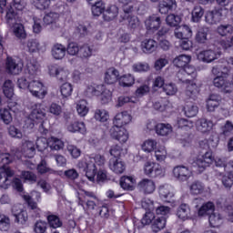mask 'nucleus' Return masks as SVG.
Returning a JSON list of instances; mask_svg holds the SVG:
<instances>
[{"label":"nucleus","mask_w":233,"mask_h":233,"mask_svg":"<svg viewBox=\"0 0 233 233\" xmlns=\"http://www.w3.org/2000/svg\"><path fill=\"white\" fill-rule=\"evenodd\" d=\"M166 22L168 26L177 28V26H179V23H181V16L174 14L168 15L166 18Z\"/></svg>","instance_id":"obj_56"},{"label":"nucleus","mask_w":233,"mask_h":233,"mask_svg":"<svg viewBox=\"0 0 233 233\" xmlns=\"http://www.w3.org/2000/svg\"><path fill=\"white\" fill-rule=\"evenodd\" d=\"M54 59L60 61L66 56V47L63 44H55L51 49Z\"/></svg>","instance_id":"obj_31"},{"label":"nucleus","mask_w":233,"mask_h":233,"mask_svg":"<svg viewBox=\"0 0 233 233\" xmlns=\"http://www.w3.org/2000/svg\"><path fill=\"white\" fill-rule=\"evenodd\" d=\"M134 185H136V177L123 176L120 177V187L123 190H134Z\"/></svg>","instance_id":"obj_37"},{"label":"nucleus","mask_w":233,"mask_h":233,"mask_svg":"<svg viewBox=\"0 0 233 233\" xmlns=\"http://www.w3.org/2000/svg\"><path fill=\"white\" fill-rule=\"evenodd\" d=\"M173 176L177 181H188L192 177V169L184 165H178L173 168Z\"/></svg>","instance_id":"obj_13"},{"label":"nucleus","mask_w":233,"mask_h":233,"mask_svg":"<svg viewBox=\"0 0 233 233\" xmlns=\"http://www.w3.org/2000/svg\"><path fill=\"white\" fill-rule=\"evenodd\" d=\"M92 47L88 46V44H84L80 46V49L78 51V56L81 59H88V57H92Z\"/></svg>","instance_id":"obj_51"},{"label":"nucleus","mask_w":233,"mask_h":233,"mask_svg":"<svg viewBox=\"0 0 233 233\" xmlns=\"http://www.w3.org/2000/svg\"><path fill=\"white\" fill-rule=\"evenodd\" d=\"M190 192L194 196H198L199 194H203L205 192V184H203L201 181H195L190 186Z\"/></svg>","instance_id":"obj_52"},{"label":"nucleus","mask_w":233,"mask_h":233,"mask_svg":"<svg viewBox=\"0 0 233 233\" xmlns=\"http://www.w3.org/2000/svg\"><path fill=\"white\" fill-rule=\"evenodd\" d=\"M156 134H157V136H162V137L169 136V134H172V125L158 123L157 125Z\"/></svg>","instance_id":"obj_43"},{"label":"nucleus","mask_w":233,"mask_h":233,"mask_svg":"<svg viewBox=\"0 0 233 233\" xmlns=\"http://www.w3.org/2000/svg\"><path fill=\"white\" fill-rule=\"evenodd\" d=\"M206 103L208 112H216V109L221 105V96L219 95L211 94Z\"/></svg>","instance_id":"obj_25"},{"label":"nucleus","mask_w":233,"mask_h":233,"mask_svg":"<svg viewBox=\"0 0 233 233\" xmlns=\"http://www.w3.org/2000/svg\"><path fill=\"white\" fill-rule=\"evenodd\" d=\"M146 30L148 34L157 32L161 27V16L152 15L145 20Z\"/></svg>","instance_id":"obj_17"},{"label":"nucleus","mask_w":233,"mask_h":233,"mask_svg":"<svg viewBox=\"0 0 233 233\" xmlns=\"http://www.w3.org/2000/svg\"><path fill=\"white\" fill-rule=\"evenodd\" d=\"M154 213L150 211H147L145 215L143 216L142 219L139 218H133V225L134 228H137V230H142V228H145L147 225H150L152 223V219H154Z\"/></svg>","instance_id":"obj_18"},{"label":"nucleus","mask_w":233,"mask_h":233,"mask_svg":"<svg viewBox=\"0 0 233 233\" xmlns=\"http://www.w3.org/2000/svg\"><path fill=\"white\" fill-rule=\"evenodd\" d=\"M12 215L15 218V223L18 225H26L28 221V212L21 208V205L15 204L11 208Z\"/></svg>","instance_id":"obj_14"},{"label":"nucleus","mask_w":233,"mask_h":233,"mask_svg":"<svg viewBox=\"0 0 233 233\" xmlns=\"http://www.w3.org/2000/svg\"><path fill=\"white\" fill-rule=\"evenodd\" d=\"M130 14L132 13H129V14L125 13L123 19L124 21H127L129 28H132L133 30H135V28L139 26V18Z\"/></svg>","instance_id":"obj_49"},{"label":"nucleus","mask_w":233,"mask_h":233,"mask_svg":"<svg viewBox=\"0 0 233 233\" xmlns=\"http://www.w3.org/2000/svg\"><path fill=\"white\" fill-rule=\"evenodd\" d=\"M227 76H228L227 73H222L221 76H216L213 80L214 86L217 88H223L225 92H227V88H228V83L227 81Z\"/></svg>","instance_id":"obj_39"},{"label":"nucleus","mask_w":233,"mask_h":233,"mask_svg":"<svg viewBox=\"0 0 233 233\" xmlns=\"http://www.w3.org/2000/svg\"><path fill=\"white\" fill-rule=\"evenodd\" d=\"M144 174L152 179L165 177V170L163 167L156 162H146L144 166Z\"/></svg>","instance_id":"obj_8"},{"label":"nucleus","mask_w":233,"mask_h":233,"mask_svg":"<svg viewBox=\"0 0 233 233\" xmlns=\"http://www.w3.org/2000/svg\"><path fill=\"white\" fill-rule=\"evenodd\" d=\"M205 15V9L201 5H195L191 12V21L193 23H199Z\"/></svg>","instance_id":"obj_42"},{"label":"nucleus","mask_w":233,"mask_h":233,"mask_svg":"<svg viewBox=\"0 0 233 233\" xmlns=\"http://www.w3.org/2000/svg\"><path fill=\"white\" fill-rule=\"evenodd\" d=\"M26 69L29 76H37L39 63L36 60H29L26 64Z\"/></svg>","instance_id":"obj_58"},{"label":"nucleus","mask_w":233,"mask_h":233,"mask_svg":"<svg viewBox=\"0 0 233 233\" xmlns=\"http://www.w3.org/2000/svg\"><path fill=\"white\" fill-rule=\"evenodd\" d=\"M192 61V56L188 55H180L174 58L173 65L177 66V68H185V66H188V64Z\"/></svg>","instance_id":"obj_38"},{"label":"nucleus","mask_w":233,"mask_h":233,"mask_svg":"<svg viewBox=\"0 0 233 233\" xmlns=\"http://www.w3.org/2000/svg\"><path fill=\"white\" fill-rule=\"evenodd\" d=\"M15 10H18V12L25 10V0H13V6L9 5L5 10L4 9L5 23L9 26H14L17 23V12Z\"/></svg>","instance_id":"obj_6"},{"label":"nucleus","mask_w":233,"mask_h":233,"mask_svg":"<svg viewBox=\"0 0 233 233\" xmlns=\"http://www.w3.org/2000/svg\"><path fill=\"white\" fill-rule=\"evenodd\" d=\"M13 161L14 156L12 154L1 153L0 151V187L5 188V190L12 185V179H10V177H14V172L10 167H6V165H10Z\"/></svg>","instance_id":"obj_3"},{"label":"nucleus","mask_w":233,"mask_h":233,"mask_svg":"<svg viewBox=\"0 0 233 233\" xmlns=\"http://www.w3.org/2000/svg\"><path fill=\"white\" fill-rule=\"evenodd\" d=\"M176 216L178 219H181V221L192 219V210L190 209V206L185 203L180 204L177 208Z\"/></svg>","instance_id":"obj_19"},{"label":"nucleus","mask_w":233,"mask_h":233,"mask_svg":"<svg viewBox=\"0 0 233 233\" xmlns=\"http://www.w3.org/2000/svg\"><path fill=\"white\" fill-rule=\"evenodd\" d=\"M167 227V218L165 217H156L151 221V229L153 232L157 233L160 230H163Z\"/></svg>","instance_id":"obj_30"},{"label":"nucleus","mask_w":233,"mask_h":233,"mask_svg":"<svg viewBox=\"0 0 233 233\" xmlns=\"http://www.w3.org/2000/svg\"><path fill=\"white\" fill-rule=\"evenodd\" d=\"M158 194L160 198L166 201V203H170V200L174 198V193L170 191V186L168 184L159 186Z\"/></svg>","instance_id":"obj_33"},{"label":"nucleus","mask_w":233,"mask_h":233,"mask_svg":"<svg viewBox=\"0 0 233 233\" xmlns=\"http://www.w3.org/2000/svg\"><path fill=\"white\" fill-rule=\"evenodd\" d=\"M91 5L92 14L95 17H99L101 14L105 13V3L103 0H86Z\"/></svg>","instance_id":"obj_26"},{"label":"nucleus","mask_w":233,"mask_h":233,"mask_svg":"<svg viewBox=\"0 0 233 233\" xmlns=\"http://www.w3.org/2000/svg\"><path fill=\"white\" fill-rule=\"evenodd\" d=\"M60 92L63 98L70 97L74 92V87H72V84L66 82L60 86Z\"/></svg>","instance_id":"obj_59"},{"label":"nucleus","mask_w":233,"mask_h":233,"mask_svg":"<svg viewBox=\"0 0 233 233\" xmlns=\"http://www.w3.org/2000/svg\"><path fill=\"white\" fill-rule=\"evenodd\" d=\"M233 124L231 121H226L225 125L221 127V132L219 133V137L222 139H227V137L232 136Z\"/></svg>","instance_id":"obj_44"},{"label":"nucleus","mask_w":233,"mask_h":233,"mask_svg":"<svg viewBox=\"0 0 233 233\" xmlns=\"http://www.w3.org/2000/svg\"><path fill=\"white\" fill-rule=\"evenodd\" d=\"M3 92L7 99L14 97V83L12 80H5L3 86Z\"/></svg>","instance_id":"obj_50"},{"label":"nucleus","mask_w":233,"mask_h":233,"mask_svg":"<svg viewBox=\"0 0 233 233\" xmlns=\"http://www.w3.org/2000/svg\"><path fill=\"white\" fill-rule=\"evenodd\" d=\"M58 19H59V14L50 12L44 16L43 21L45 25H53V23H56Z\"/></svg>","instance_id":"obj_63"},{"label":"nucleus","mask_w":233,"mask_h":233,"mask_svg":"<svg viewBox=\"0 0 233 233\" xmlns=\"http://www.w3.org/2000/svg\"><path fill=\"white\" fill-rule=\"evenodd\" d=\"M5 70L7 74L18 76V74H21L23 66H19L12 56H7L5 61Z\"/></svg>","instance_id":"obj_20"},{"label":"nucleus","mask_w":233,"mask_h":233,"mask_svg":"<svg viewBox=\"0 0 233 233\" xmlns=\"http://www.w3.org/2000/svg\"><path fill=\"white\" fill-rule=\"evenodd\" d=\"M106 162V158H105V156L100 154H96L89 158V160L86 163L85 167L86 177L89 181H96V174H97V168L105 167Z\"/></svg>","instance_id":"obj_4"},{"label":"nucleus","mask_w":233,"mask_h":233,"mask_svg":"<svg viewBox=\"0 0 233 233\" xmlns=\"http://www.w3.org/2000/svg\"><path fill=\"white\" fill-rule=\"evenodd\" d=\"M109 168L115 174H123L127 170V165L121 158H110Z\"/></svg>","instance_id":"obj_23"},{"label":"nucleus","mask_w":233,"mask_h":233,"mask_svg":"<svg viewBox=\"0 0 233 233\" xmlns=\"http://www.w3.org/2000/svg\"><path fill=\"white\" fill-rule=\"evenodd\" d=\"M176 8H177V3H176V0H162L158 5L159 13L164 15L173 12Z\"/></svg>","instance_id":"obj_24"},{"label":"nucleus","mask_w":233,"mask_h":233,"mask_svg":"<svg viewBox=\"0 0 233 233\" xmlns=\"http://www.w3.org/2000/svg\"><path fill=\"white\" fill-rule=\"evenodd\" d=\"M110 115L108 114V111L105 109H96L95 112V119L100 121V123H106Z\"/></svg>","instance_id":"obj_55"},{"label":"nucleus","mask_w":233,"mask_h":233,"mask_svg":"<svg viewBox=\"0 0 233 233\" xmlns=\"http://www.w3.org/2000/svg\"><path fill=\"white\" fill-rule=\"evenodd\" d=\"M183 111L186 117H196L199 112V107L194 104H186Z\"/></svg>","instance_id":"obj_45"},{"label":"nucleus","mask_w":233,"mask_h":233,"mask_svg":"<svg viewBox=\"0 0 233 233\" xmlns=\"http://www.w3.org/2000/svg\"><path fill=\"white\" fill-rule=\"evenodd\" d=\"M49 75L52 77H56L57 81L60 83H65V81L68 80V76H70V71L66 69L65 66L51 65L48 67Z\"/></svg>","instance_id":"obj_10"},{"label":"nucleus","mask_w":233,"mask_h":233,"mask_svg":"<svg viewBox=\"0 0 233 233\" xmlns=\"http://www.w3.org/2000/svg\"><path fill=\"white\" fill-rule=\"evenodd\" d=\"M141 148L144 152H154L157 148V141L156 139H147L145 140L141 146Z\"/></svg>","instance_id":"obj_47"},{"label":"nucleus","mask_w":233,"mask_h":233,"mask_svg":"<svg viewBox=\"0 0 233 233\" xmlns=\"http://www.w3.org/2000/svg\"><path fill=\"white\" fill-rule=\"evenodd\" d=\"M132 121V115L128 111L117 113L113 119V127L110 128V136L113 139L119 141V143H127L128 141V131L124 128Z\"/></svg>","instance_id":"obj_1"},{"label":"nucleus","mask_w":233,"mask_h":233,"mask_svg":"<svg viewBox=\"0 0 233 233\" xmlns=\"http://www.w3.org/2000/svg\"><path fill=\"white\" fill-rule=\"evenodd\" d=\"M28 90L32 94V96L36 97L37 99H45V97H46V94H48L45 84L35 80L29 83Z\"/></svg>","instance_id":"obj_11"},{"label":"nucleus","mask_w":233,"mask_h":233,"mask_svg":"<svg viewBox=\"0 0 233 233\" xmlns=\"http://www.w3.org/2000/svg\"><path fill=\"white\" fill-rule=\"evenodd\" d=\"M217 32L222 37L228 35V34H233V25H220L217 28Z\"/></svg>","instance_id":"obj_61"},{"label":"nucleus","mask_w":233,"mask_h":233,"mask_svg":"<svg viewBox=\"0 0 233 233\" xmlns=\"http://www.w3.org/2000/svg\"><path fill=\"white\" fill-rule=\"evenodd\" d=\"M48 228V223L45 220H38L34 225L35 233H46Z\"/></svg>","instance_id":"obj_62"},{"label":"nucleus","mask_w":233,"mask_h":233,"mask_svg":"<svg viewBox=\"0 0 233 233\" xmlns=\"http://www.w3.org/2000/svg\"><path fill=\"white\" fill-rule=\"evenodd\" d=\"M20 178L24 179V181H28V183H36L37 182V175H35L32 171L23 170L20 173Z\"/></svg>","instance_id":"obj_53"},{"label":"nucleus","mask_w":233,"mask_h":233,"mask_svg":"<svg viewBox=\"0 0 233 233\" xmlns=\"http://www.w3.org/2000/svg\"><path fill=\"white\" fill-rule=\"evenodd\" d=\"M176 127L181 128L182 130H190L194 127V122L187 118H178Z\"/></svg>","instance_id":"obj_57"},{"label":"nucleus","mask_w":233,"mask_h":233,"mask_svg":"<svg viewBox=\"0 0 233 233\" xmlns=\"http://www.w3.org/2000/svg\"><path fill=\"white\" fill-rule=\"evenodd\" d=\"M104 81L106 85H114L116 81H119V71L114 67L109 68L105 73Z\"/></svg>","instance_id":"obj_36"},{"label":"nucleus","mask_w":233,"mask_h":233,"mask_svg":"<svg viewBox=\"0 0 233 233\" xmlns=\"http://www.w3.org/2000/svg\"><path fill=\"white\" fill-rule=\"evenodd\" d=\"M169 30L168 27L162 26L154 35V39L158 42V46L165 51L170 50V42L167 40V34H168Z\"/></svg>","instance_id":"obj_15"},{"label":"nucleus","mask_w":233,"mask_h":233,"mask_svg":"<svg viewBox=\"0 0 233 233\" xmlns=\"http://www.w3.org/2000/svg\"><path fill=\"white\" fill-rule=\"evenodd\" d=\"M137 188L145 196L154 194L156 192V182L150 178H142L137 183Z\"/></svg>","instance_id":"obj_16"},{"label":"nucleus","mask_w":233,"mask_h":233,"mask_svg":"<svg viewBox=\"0 0 233 233\" xmlns=\"http://www.w3.org/2000/svg\"><path fill=\"white\" fill-rule=\"evenodd\" d=\"M205 19L208 25H217L221 21V14L218 10L208 11Z\"/></svg>","instance_id":"obj_40"},{"label":"nucleus","mask_w":233,"mask_h":233,"mask_svg":"<svg viewBox=\"0 0 233 233\" xmlns=\"http://www.w3.org/2000/svg\"><path fill=\"white\" fill-rule=\"evenodd\" d=\"M35 145L38 152H43L44 150L48 148L50 144H48V138L39 137L36 139Z\"/></svg>","instance_id":"obj_64"},{"label":"nucleus","mask_w":233,"mask_h":233,"mask_svg":"<svg viewBox=\"0 0 233 233\" xmlns=\"http://www.w3.org/2000/svg\"><path fill=\"white\" fill-rule=\"evenodd\" d=\"M197 128L202 134H207V132H210L214 128V122L207 118H199L197 121Z\"/></svg>","instance_id":"obj_32"},{"label":"nucleus","mask_w":233,"mask_h":233,"mask_svg":"<svg viewBox=\"0 0 233 233\" xmlns=\"http://www.w3.org/2000/svg\"><path fill=\"white\" fill-rule=\"evenodd\" d=\"M12 108L10 107H5L0 109V118L5 125H10L13 121L12 117Z\"/></svg>","instance_id":"obj_48"},{"label":"nucleus","mask_w":233,"mask_h":233,"mask_svg":"<svg viewBox=\"0 0 233 233\" xmlns=\"http://www.w3.org/2000/svg\"><path fill=\"white\" fill-rule=\"evenodd\" d=\"M177 77L178 81L181 83H186L187 86L186 87V96L189 97V99H198V96H199V87L196 83H192V79H196L198 77V72L196 71V67L192 66H187L179 69L177 73Z\"/></svg>","instance_id":"obj_2"},{"label":"nucleus","mask_w":233,"mask_h":233,"mask_svg":"<svg viewBox=\"0 0 233 233\" xmlns=\"http://www.w3.org/2000/svg\"><path fill=\"white\" fill-rule=\"evenodd\" d=\"M67 131L71 134H86V125L85 122L74 120L67 125Z\"/></svg>","instance_id":"obj_21"},{"label":"nucleus","mask_w":233,"mask_h":233,"mask_svg":"<svg viewBox=\"0 0 233 233\" xmlns=\"http://www.w3.org/2000/svg\"><path fill=\"white\" fill-rule=\"evenodd\" d=\"M48 145L51 150H63L65 147V143L63 142V140L56 137H51L48 138Z\"/></svg>","instance_id":"obj_46"},{"label":"nucleus","mask_w":233,"mask_h":233,"mask_svg":"<svg viewBox=\"0 0 233 233\" xmlns=\"http://www.w3.org/2000/svg\"><path fill=\"white\" fill-rule=\"evenodd\" d=\"M87 105H88V103L85 99L80 100L77 103L76 112H77L78 116H80L81 117H85V116H86V114H88L89 109H88Z\"/></svg>","instance_id":"obj_54"},{"label":"nucleus","mask_w":233,"mask_h":233,"mask_svg":"<svg viewBox=\"0 0 233 233\" xmlns=\"http://www.w3.org/2000/svg\"><path fill=\"white\" fill-rule=\"evenodd\" d=\"M118 14L119 7L116 5H110L106 9H104L103 19L107 22L114 21V18L117 17Z\"/></svg>","instance_id":"obj_28"},{"label":"nucleus","mask_w":233,"mask_h":233,"mask_svg":"<svg viewBox=\"0 0 233 233\" xmlns=\"http://www.w3.org/2000/svg\"><path fill=\"white\" fill-rule=\"evenodd\" d=\"M221 56V47H218L215 45L213 46V49H207L204 51H201L198 57L200 59V61H203L204 63H212V61H215V59H218Z\"/></svg>","instance_id":"obj_12"},{"label":"nucleus","mask_w":233,"mask_h":233,"mask_svg":"<svg viewBox=\"0 0 233 233\" xmlns=\"http://www.w3.org/2000/svg\"><path fill=\"white\" fill-rule=\"evenodd\" d=\"M46 221L48 227L51 228L56 229L63 227V220H61V218H59L58 215L53 214L52 212H47Z\"/></svg>","instance_id":"obj_34"},{"label":"nucleus","mask_w":233,"mask_h":233,"mask_svg":"<svg viewBox=\"0 0 233 233\" xmlns=\"http://www.w3.org/2000/svg\"><path fill=\"white\" fill-rule=\"evenodd\" d=\"M136 83V78L131 74L123 75L122 76L118 77V85L123 86V88H128L133 86Z\"/></svg>","instance_id":"obj_41"},{"label":"nucleus","mask_w":233,"mask_h":233,"mask_svg":"<svg viewBox=\"0 0 233 233\" xmlns=\"http://www.w3.org/2000/svg\"><path fill=\"white\" fill-rule=\"evenodd\" d=\"M215 210L216 205H214V202L208 201L199 208L198 215L200 217L208 216L209 225L216 228L218 226V221H219V217L214 213Z\"/></svg>","instance_id":"obj_7"},{"label":"nucleus","mask_w":233,"mask_h":233,"mask_svg":"<svg viewBox=\"0 0 233 233\" xmlns=\"http://www.w3.org/2000/svg\"><path fill=\"white\" fill-rule=\"evenodd\" d=\"M141 49L144 54H153L157 49V42L154 39H145L141 42Z\"/></svg>","instance_id":"obj_35"},{"label":"nucleus","mask_w":233,"mask_h":233,"mask_svg":"<svg viewBox=\"0 0 233 233\" xmlns=\"http://www.w3.org/2000/svg\"><path fill=\"white\" fill-rule=\"evenodd\" d=\"M216 159L214 158V153L212 150L207 151L201 157H197L193 162L194 167H198V172H204V170L210 167Z\"/></svg>","instance_id":"obj_9"},{"label":"nucleus","mask_w":233,"mask_h":233,"mask_svg":"<svg viewBox=\"0 0 233 233\" xmlns=\"http://www.w3.org/2000/svg\"><path fill=\"white\" fill-rule=\"evenodd\" d=\"M175 37L177 39H190L192 37V29L187 25H178V28L175 30Z\"/></svg>","instance_id":"obj_27"},{"label":"nucleus","mask_w":233,"mask_h":233,"mask_svg":"<svg viewBox=\"0 0 233 233\" xmlns=\"http://www.w3.org/2000/svg\"><path fill=\"white\" fill-rule=\"evenodd\" d=\"M26 49L29 54H36V52H46V46H41L39 40L31 38L26 42Z\"/></svg>","instance_id":"obj_22"},{"label":"nucleus","mask_w":233,"mask_h":233,"mask_svg":"<svg viewBox=\"0 0 233 233\" xmlns=\"http://www.w3.org/2000/svg\"><path fill=\"white\" fill-rule=\"evenodd\" d=\"M46 117V110L45 109V107H43V104L35 103L31 106V113L29 115V118L33 123H35L36 125L38 123H41L39 127V132L40 134H42V136H46V134H48V129L45 128V127L43 126Z\"/></svg>","instance_id":"obj_5"},{"label":"nucleus","mask_w":233,"mask_h":233,"mask_svg":"<svg viewBox=\"0 0 233 233\" xmlns=\"http://www.w3.org/2000/svg\"><path fill=\"white\" fill-rule=\"evenodd\" d=\"M208 34H210V29L207 26L198 28L195 40L198 45H206L208 42Z\"/></svg>","instance_id":"obj_29"},{"label":"nucleus","mask_w":233,"mask_h":233,"mask_svg":"<svg viewBox=\"0 0 233 233\" xmlns=\"http://www.w3.org/2000/svg\"><path fill=\"white\" fill-rule=\"evenodd\" d=\"M167 148L165 147H158L157 150H155V157L158 163H163L165 159H167Z\"/></svg>","instance_id":"obj_60"}]
</instances>
